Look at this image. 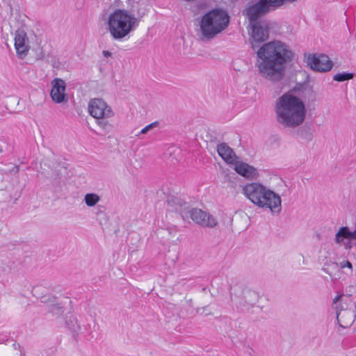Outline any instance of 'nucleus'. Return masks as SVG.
I'll list each match as a JSON object with an SVG mask.
<instances>
[{
  "label": "nucleus",
  "instance_id": "23",
  "mask_svg": "<svg viewBox=\"0 0 356 356\" xmlns=\"http://www.w3.org/2000/svg\"><path fill=\"white\" fill-rule=\"evenodd\" d=\"M146 13H147V9L145 7L137 10V14L139 17L144 16L146 14Z\"/></svg>",
  "mask_w": 356,
  "mask_h": 356
},
{
  "label": "nucleus",
  "instance_id": "8",
  "mask_svg": "<svg viewBox=\"0 0 356 356\" xmlns=\"http://www.w3.org/2000/svg\"><path fill=\"white\" fill-rule=\"evenodd\" d=\"M252 31L250 33V43L252 48L254 49L259 44L266 41L269 37V28L265 22H254L252 24Z\"/></svg>",
  "mask_w": 356,
  "mask_h": 356
},
{
  "label": "nucleus",
  "instance_id": "26",
  "mask_svg": "<svg viewBox=\"0 0 356 356\" xmlns=\"http://www.w3.org/2000/svg\"><path fill=\"white\" fill-rule=\"evenodd\" d=\"M97 202H86L88 207H94Z\"/></svg>",
  "mask_w": 356,
  "mask_h": 356
},
{
  "label": "nucleus",
  "instance_id": "16",
  "mask_svg": "<svg viewBox=\"0 0 356 356\" xmlns=\"http://www.w3.org/2000/svg\"><path fill=\"white\" fill-rule=\"evenodd\" d=\"M263 3L266 6L268 10L277 8L282 6L285 1L288 0H261Z\"/></svg>",
  "mask_w": 356,
  "mask_h": 356
},
{
  "label": "nucleus",
  "instance_id": "4",
  "mask_svg": "<svg viewBox=\"0 0 356 356\" xmlns=\"http://www.w3.org/2000/svg\"><path fill=\"white\" fill-rule=\"evenodd\" d=\"M228 15L220 9H213L204 14L200 22V38L202 40L213 39L228 26Z\"/></svg>",
  "mask_w": 356,
  "mask_h": 356
},
{
  "label": "nucleus",
  "instance_id": "20",
  "mask_svg": "<svg viewBox=\"0 0 356 356\" xmlns=\"http://www.w3.org/2000/svg\"><path fill=\"white\" fill-rule=\"evenodd\" d=\"M70 321H66V324L70 330L73 332H76V319L72 316H70Z\"/></svg>",
  "mask_w": 356,
  "mask_h": 356
},
{
  "label": "nucleus",
  "instance_id": "11",
  "mask_svg": "<svg viewBox=\"0 0 356 356\" xmlns=\"http://www.w3.org/2000/svg\"><path fill=\"white\" fill-rule=\"evenodd\" d=\"M15 48L19 58H24L27 56L29 51V39L24 31L17 30L15 32Z\"/></svg>",
  "mask_w": 356,
  "mask_h": 356
},
{
  "label": "nucleus",
  "instance_id": "15",
  "mask_svg": "<svg viewBox=\"0 0 356 356\" xmlns=\"http://www.w3.org/2000/svg\"><path fill=\"white\" fill-rule=\"evenodd\" d=\"M259 208L269 210L272 213H279L281 211L282 202H252Z\"/></svg>",
  "mask_w": 356,
  "mask_h": 356
},
{
  "label": "nucleus",
  "instance_id": "3",
  "mask_svg": "<svg viewBox=\"0 0 356 356\" xmlns=\"http://www.w3.org/2000/svg\"><path fill=\"white\" fill-rule=\"evenodd\" d=\"M106 29L113 40H128L139 26V19L126 9L117 8L111 13L106 21Z\"/></svg>",
  "mask_w": 356,
  "mask_h": 356
},
{
  "label": "nucleus",
  "instance_id": "19",
  "mask_svg": "<svg viewBox=\"0 0 356 356\" xmlns=\"http://www.w3.org/2000/svg\"><path fill=\"white\" fill-rule=\"evenodd\" d=\"M158 122H152L149 124L145 126L144 128H143L140 131L139 134H146L149 131H150L153 128L158 127Z\"/></svg>",
  "mask_w": 356,
  "mask_h": 356
},
{
  "label": "nucleus",
  "instance_id": "25",
  "mask_svg": "<svg viewBox=\"0 0 356 356\" xmlns=\"http://www.w3.org/2000/svg\"><path fill=\"white\" fill-rule=\"evenodd\" d=\"M102 54H103L104 56H105V57H110V56H111V53L110 51H107V50H104L102 51Z\"/></svg>",
  "mask_w": 356,
  "mask_h": 356
},
{
  "label": "nucleus",
  "instance_id": "22",
  "mask_svg": "<svg viewBox=\"0 0 356 356\" xmlns=\"http://www.w3.org/2000/svg\"><path fill=\"white\" fill-rule=\"evenodd\" d=\"M339 266L341 268H348L349 269H352V264L348 261H343L339 263Z\"/></svg>",
  "mask_w": 356,
  "mask_h": 356
},
{
  "label": "nucleus",
  "instance_id": "14",
  "mask_svg": "<svg viewBox=\"0 0 356 356\" xmlns=\"http://www.w3.org/2000/svg\"><path fill=\"white\" fill-rule=\"evenodd\" d=\"M218 155L228 164H234L238 157L234 152L226 143H220L217 146Z\"/></svg>",
  "mask_w": 356,
  "mask_h": 356
},
{
  "label": "nucleus",
  "instance_id": "2",
  "mask_svg": "<svg viewBox=\"0 0 356 356\" xmlns=\"http://www.w3.org/2000/svg\"><path fill=\"white\" fill-rule=\"evenodd\" d=\"M277 122L284 128H296L306 118L307 109L303 101L291 92L278 97L274 106Z\"/></svg>",
  "mask_w": 356,
  "mask_h": 356
},
{
  "label": "nucleus",
  "instance_id": "21",
  "mask_svg": "<svg viewBox=\"0 0 356 356\" xmlns=\"http://www.w3.org/2000/svg\"><path fill=\"white\" fill-rule=\"evenodd\" d=\"M84 200H99V197L95 193H88L85 195Z\"/></svg>",
  "mask_w": 356,
  "mask_h": 356
},
{
  "label": "nucleus",
  "instance_id": "10",
  "mask_svg": "<svg viewBox=\"0 0 356 356\" xmlns=\"http://www.w3.org/2000/svg\"><path fill=\"white\" fill-rule=\"evenodd\" d=\"M307 63L314 71L327 72L332 67V62L327 55H309Z\"/></svg>",
  "mask_w": 356,
  "mask_h": 356
},
{
  "label": "nucleus",
  "instance_id": "27",
  "mask_svg": "<svg viewBox=\"0 0 356 356\" xmlns=\"http://www.w3.org/2000/svg\"><path fill=\"white\" fill-rule=\"evenodd\" d=\"M6 336H2V338H0V343H4L6 341Z\"/></svg>",
  "mask_w": 356,
  "mask_h": 356
},
{
  "label": "nucleus",
  "instance_id": "13",
  "mask_svg": "<svg viewBox=\"0 0 356 356\" xmlns=\"http://www.w3.org/2000/svg\"><path fill=\"white\" fill-rule=\"evenodd\" d=\"M269 10L266 6L263 3V1L259 0L255 4L250 6L247 10V15L251 22V24L254 22H257V19L267 13Z\"/></svg>",
  "mask_w": 356,
  "mask_h": 356
},
{
  "label": "nucleus",
  "instance_id": "6",
  "mask_svg": "<svg viewBox=\"0 0 356 356\" xmlns=\"http://www.w3.org/2000/svg\"><path fill=\"white\" fill-rule=\"evenodd\" d=\"M180 212L184 220L190 218L195 224L204 228H213L218 224L216 216L198 208H184Z\"/></svg>",
  "mask_w": 356,
  "mask_h": 356
},
{
  "label": "nucleus",
  "instance_id": "12",
  "mask_svg": "<svg viewBox=\"0 0 356 356\" xmlns=\"http://www.w3.org/2000/svg\"><path fill=\"white\" fill-rule=\"evenodd\" d=\"M233 165L234 170L244 177L254 179L259 177L257 170L246 163L236 160Z\"/></svg>",
  "mask_w": 356,
  "mask_h": 356
},
{
  "label": "nucleus",
  "instance_id": "5",
  "mask_svg": "<svg viewBox=\"0 0 356 356\" xmlns=\"http://www.w3.org/2000/svg\"><path fill=\"white\" fill-rule=\"evenodd\" d=\"M88 113L97 120V124L104 130L111 128V124L106 120L114 116L112 108L102 98L90 99L88 104Z\"/></svg>",
  "mask_w": 356,
  "mask_h": 356
},
{
  "label": "nucleus",
  "instance_id": "9",
  "mask_svg": "<svg viewBox=\"0 0 356 356\" xmlns=\"http://www.w3.org/2000/svg\"><path fill=\"white\" fill-rule=\"evenodd\" d=\"M66 83L60 78L51 81L50 96L52 101L56 104H64L68 102V95L65 92Z\"/></svg>",
  "mask_w": 356,
  "mask_h": 356
},
{
  "label": "nucleus",
  "instance_id": "1",
  "mask_svg": "<svg viewBox=\"0 0 356 356\" xmlns=\"http://www.w3.org/2000/svg\"><path fill=\"white\" fill-rule=\"evenodd\" d=\"M256 54V66L259 74L264 79L275 83L283 79L286 65L294 56L289 45L281 40H273L264 44Z\"/></svg>",
  "mask_w": 356,
  "mask_h": 356
},
{
  "label": "nucleus",
  "instance_id": "24",
  "mask_svg": "<svg viewBox=\"0 0 356 356\" xmlns=\"http://www.w3.org/2000/svg\"><path fill=\"white\" fill-rule=\"evenodd\" d=\"M341 295L336 296L333 299V304H337V302L341 299Z\"/></svg>",
  "mask_w": 356,
  "mask_h": 356
},
{
  "label": "nucleus",
  "instance_id": "7",
  "mask_svg": "<svg viewBox=\"0 0 356 356\" xmlns=\"http://www.w3.org/2000/svg\"><path fill=\"white\" fill-rule=\"evenodd\" d=\"M243 191L249 200H281L278 194L258 182L245 185Z\"/></svg>",
  "mask_w": 356,
  "mask_h": 356
},
{
  "label": "nucleus",
  "instance_id": "17",
  "mask_svg": "<svg viewBox=\"0 0 356 356\" xmlns=\"http://www.w3.org/2000/svg\"><path fill=\"white\" fill-rule=\"evenodd\" d=\"M48 307L49 312L54 315H60L63 312L62 307L56 300L51 301V303L48 304Z\"/></svg>",
  "mask_w": 356,
  "mask_h": 356
},
{
  "label": "nucleus",
  "instance_id": "18",
  "mask_svg": "<svg viewBox=\"0 0 356 356\" xmlns=\"http://www.w3.org/2000/svg\"><path fill=\"white\" fill-rule=\"evenodd\" d=\"M353 77V74L352 73H339L334 76L333 79L337 81H344L347 80H350Z\"/></svg>",
  "mask_w": 356,
  "mask_h": 356
}]
</instances>
